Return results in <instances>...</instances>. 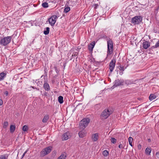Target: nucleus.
I'll list each match as a JSON object with an SVG mask.
<instances>
[{"label":"nucleus","mask_w":159,"mask_h":159,"mask_svg":"<svg viewBox=\"0 0 159 159\" xmlns=\"http://www.w3.org/2000/svg\"><path fill=\"white\" fill-rule=\"evenodd\" d=\"M112 113V111L110 109H106L102 112L100 117L102 119H107Z\"/></svg>","instance_id":"1"},{"label":"nucleus","mask_w":159,"mask_h":159,"mask_svg":"<svg viewBox=\"0 0 159 159\" xmlns=\"http://www.w3.org/2000/svg\"><path fill=\"white\" fill-rule=\"evenodd\" d=\"M107 56L111 54L113 51V46L112 41L110 39L107 41Z\"/></svg>","instance_id":"2"},{"label":"nucleus","mask_w":159,"mask_h":159,"mask_svg":"<svg viewBox=\"0 0 159 159\" xmlns=\"http://www.w3.org/2000/svg\"><path fill=\"white\" fill-rule=\"evenodd\" d=\"M90 121V119L89 118H84L81 121L80 125L81 128L84 129L88 125Z\"/></svg>","instance_id":"3"},{"label":"nucleus","mask_w":159,"mask_h":159,"mask_svg":"<svg viewBox=\"0 0 159 159\" xmlns=\"http://www.w3.org/2000/svg\"><path fill=\"white\" fill-rule=\"evenodd\" d=\"M11 39V36H7L5 37L2 39L0 41V44L3 46H6L10 43Z\"/></svg>","instance_id":"4"},{"label":"nucleus","mask_w":159,"mask_h":159,"mask_svg":"<svg viewBox=\"0 0 159 159\" xmlns=\"http://www.w3.org/2000/svg\"><path fill=\"white\" fill-rule=\"evenodd\" d=\"M142 20V17L141 16H136L132 18L131 22L134 24H139Z\"/></svg>","instance_id":"5"},{"label":"nucleus","mask_w":159,"mask_h":159,"mask_svg":"<svg viewBox=\"0 0 159 159\" xmlns=\"http://www.w3.org/2000/svg\"><path fill=\"white\" fill-rule=\"evenodd\" d=\"M51 148L48 147L43 149L40 153V156H44L49 153L51 151Z\"/></svg>","instance_id":"6"},{"label":"nucleus","mask_w":159,"mask_h":159,"mask_svg":"<svg viewBox=\"0 0 159 159\" xmlns=\"http://www.w3.org/2000/svg\"><path fill=\"white\" fill-rule=\"evenodd\" d=\"M124 82V81L122 79H118L116 80L114 82V85L112 88H114L115 87H116L120 85H122L123 84Z\"/></svg>","instance_id":"7"},{"label":"nucleus","mask_w":159,"mask_h":159,"mask_svg":"<svg viewBox=\"0 0 159 159\" xmlns=\"http://www.w3.org/2000/svg\"><path fill=\"white\" fill-rule=\"evenodd\" d=\"M57 19V16L53 15L48 19V21L50 24L52 26H53L55 24L56 20Z\"/></svg>","instance_id":"8"},{"label":"nucleus","mask_w":159,"mask_h":159,"mask_svg":"<svg viewBox=\"0 0 159 159\" xmlns=\"http://www.w3.org/2000/svg\"><path fill=\"white\" fill-rule=\"evenodd\" d=\"M70 132L67 131L64 133L62 136L61 139L62 140H66L70 139L71 137V134Z\"/></svg>","instance_id":"9"},{"label":"nucleus","mask_w":159,"mask_h":159,"mask_svg":"<svg viewBox=\"0 0 159 159\" xmlns=\"http://www.w3.org/2000/svg\"><path fill=\"white\" fill-rule=\"evenodd\" d=\"M116 60L113 59L111 60L109 63V67L111 73L113 71L116 65Z\"/></svg>","instance_id":"10"},{"label":"nucleus","mask_w":159,"mask_h":159,"mask_svg":"<svg viewBox=\"0 0 159 159\" xmlns=\"http://www.w3.org/2000/svg\"><path fill=\"white\" fill-rule=\"evenodd\" d=\"M143 48L145 49H147L150 46V43L148 41L144 40L142 44Z\"/></svg>","instance_id":"11"},{"label":"nucleus","mask_w":159,"mask_h":159,"mask_svg":"<svg viewBox=\"0 0 159 159\" xmlns=\"http://www.w3.org/2000/svg\"><path fill=\"white\" fill-rule=\"evenodd\" d=\"M95 44V41H93L91 42L88 46V49L89 51H92L93 50V49L94 48Z\"/></svg>","instance_id":"12"},{"label":"nucleus","mask_w":159,"mask_h":159,"mask_svg":"<svg viewBox=\"0 0 159 159\" xmlns=\"http://www.w3.org/2000/svg\"><path fill=\"white\" fill-rule=\"evenodd\" d=\"M92 138L93 141L96 142L97 141L99 138L98 134L95 133L93 134Z\"/></svg>","instance_id":"13"},{"label":"nucleus","mask_w":159,"mask_h":159,"mask_svg":"<svg viewBox=\"0 0 159 159\" xmlns=\"http://www.w3.org/2000/svg\"><path fill=\"white\" fill-rule=\"evenodd\" d=\"M43 88L44 89L47 91H48L50 90V87L49 84L47 82L44 81V83L43 85Z\"/></svg>","instance_id":"14"},{"label":"nucleus","mask_w":159,"mask_h":159,"mask_svg":"<svg viewBox=\"0 0 159 159\" xmlns=\"http://www.w3.org/2000/svg\"><path fill=\"white\" fill-rule=\"evenodd\" d=\"M86 134V132L84 130L80 131L78 134L79 136L81 138H82L85 136Z\"/></svg>","instance_id":"15"},{"label":"nucleus","mask_w":159,"mask_h":159,"mask_svg":"<svg viewBox=\"0 0 159 159\" xmlns=\"http://www.w3.org/2000/svg\"><path fill=\"white\" fill-rule=\"evenodd\" d=\"M157 97V94H156V93L151 94H150L149 97V99L151 101L153 100V99H155Z\"/></svg>","instance_id":"16"},{"label":"nucleus","mask_w":159,"mask_h":159,"mask_svg":"<svg viewBox=\"0 0 159 159\" xmlns=\"http://www.w3.org/2000/svg\"><path fill=\"white\" fill-rule=\"evenodd\" d=\"M6 74L4 72H2L0 73V81L2 80L6 77Z\"/></svg>","instance_id":"17"},{"label":"nucleus","mask_w":159,"mask_h":159,"mask_svg":"<svg viewBox=\"0 0 159 159\" xmlns=\"http://www.w3.org/2000/svg\"><path fill=\"white\" fill-rule=\"evenodd\" d=\"M49 117L48 115H46L45 116L43 119V122L44 123L47 122L48 120L49 119Z\"/></svg>","instance_id":"18"},{"label":"nucleus","mask_w":159,"mask_h":159,"mask_svg":"<svg viewBox=\"0 0 159 159\" xmlns=\"http://www.w3.org/2000/svg\"><path fill=\"white\" fill-rule=\"evenodd\" d=\"M151 152V149L150 148H147L145 150V153L148 155H150Z\"/></svg>","instance_id":"19"},{"label":"nucleus","mask_w":159,"mask_h":159,"mask_svg":"<svg viewBox=\"0 0 159 159\" xmlns=\"http://www.w3.org/2000/svg\"><path fill=\"white\" fill-rule=\"evenodd\" d=\"M16 128V126L14 125H11L10 126V131L11 133H13L14 131Z\"/></svg>","instance_id":"20"},{"label":"nucleus","mask_w":159,"mask_h":159,"mask_svg":"<svg viewBox=\"0 0 159 159\" xmlns=\"http://www.w3.org/2000/svg\"><path fill=\"white\" fill-rule=\"evenodd\" d=\"M49 30H50V28L48 27H47L44 29V30L43 32V33L45 35H47L48 34L49 32Z\"/></svg>","instance_id":"21"},{"label":"nucleus","mask_w":159,"mask_h":159,"mask_svg":"<svg viewBox=\"0 0 159 159\" xmlns=\"http://www.w3.org/2000/svg\"><path fill=\"white\" fill-rule=\"evenodd\" d=\"M63 97L61 96H60L58 97V101L60 104H61L63 103Z\"/></svg>","instance_id":"22"},{"label":"nucleus","mask_w":159,"mask_h":159,"mask_svg":"<svg viewBox=\"0 0 159 159\" xmlns=\"http://www.w3.org/2000/svg\"><path fill=\"white\" fill-rule=\"evenodd\" d=\"M66 157V156L63 153L61 154L57 159H65Z\"/></svg>","instance_id":"23"},{"label":"nucleus","mask_w":159,"mask_h":159,"mask_svg":"<svg viewBox=\"0 0 159 159\" xmlns=\"http://www.w3.org/2000/svg\"><path fill=\"white\" fill-rule=\"evenodd\" d=\"M36 81H37V82H36V81H35L34 83V84L35 85V87H35L36 89L39 90V88L38 86L39 84V80L38 81L37 80H36Z\"/></svg>","instance_id":"24"},{"label":"nucleus","mask_w":159,"mask_h":159,"mask_svg":"<svg viewBox=\"0 0 159 159\" xmlns=\"http://www.w3.org/2000/svg\"><path fill=\"white\" fill-rule=\"evenodd\" d=\"M42 6L44 8H47L48 7V3L45 2L43 3L42 4Z\"/></svg>","instance_id":"25"},{"label":"nucleus","mask_w":159,"mask_h":159,"mask_svg":"<svg viewBox=\"0 0 159 159\" xmlns=\"http://www.w3.org/2000/svg\"><path fill=\"white\" fill-rule=\"evenodd\" d=\"M133 140V139L131 137H130L128 138V141L129 144L132 147L133 146L132 144V142Z\"/></svg>","instance_id":"26"},{"label":"nucleus","mask_w":159,"mask_h":159,"mask_svg":"<svg viewBox=\"0 0 159 159\" xmlns=\"http://www.w3.org/2000/svg\"><path fill=\"white\" fill-rule=\"evenodd\" d=\"M102 154L104 156H107L109 154L107 150H105L103 151Z\"/></svg>","instance_id":"27"},{"label":"nucleus","mask_w":159,"mask_h":159,"mask_svg":"<svg viewBox=\"0 0 159 159\" xmlns=\"http://www.w3.org/2000/svg\"><path fill=\"white\" fill-rule=\"evenodd\" d=\"M125 84L127 85L130 84L132 83V81L130 80H125Z\"/></svg>","instance_id":"28"},{"label":"nucleus","mask_w":159,"mask_h":159,"mask_svg":"<svg viewBox=\"0 0 159 159\" xmlns=\"http://www.w3.org/2000/svg\"><path fill=\"white\" fill-rule=\"evenodd\" d=\"M22 130L24 131H26L28 130V128L27 125H24L22 128Z\"/></svg>","instance_id":"29"},{"label":"nucleus","mask_w":159,"mask_h":159,"mask_svg":"<svg viewBox=\"0 0 159 159\" xmlns=\"http://www.w3.org/2000/svg\"><path fill=\"white\" fill-rule=\"evenodd\" d=\"M111 142L113 143H115L116 142V139L114 138H111Z\"/></svg>","instance_id":"30"},{"label":"nucleus","mask_w":159,"mask_h":159,"mask_svg":"<svg viewBox=\"0 0 159 159\" xmlns=\"http://www.w3.org/2000/svg\"><path fill=\"white\" fill-rule=\"evenodd\" d=\"M7 157V154L1 155L0 157V159H6V157Z\"/></svg>","instance_id":"31"},{"label":"nucleus","mask_w":159,"mask_h":159,"mask_svg":"<svg viewBox=\"0 0 159 159\" xmlns=\"http://www.w3.org/2000/svg\"><path fill=\"white\" fill-rule=\"evenodd\" d=\"M70 10V8L69 7L65 8L64 10V12L65 13L68 12Z\"/></svg>","instance_id":"32"},{"label":"nucleus","mask_w":159,"mask_h":159,"mask_svg":"<svg viewBox=\"0 0 159 159\" xmlns=\"http://www.w3.org/2000/svg\"><path fill=\"white\" fill-rule=\"evenodd\" d=\"M8 125V123L7 121H5L3 123V127L6 128Z\"/></svg>","instance_id":"33"},{"label":"nucleus","mask_w":159,"mask_h":159,"mask_svg":"<svg viewBox=\"0 0 159 159\" xmlns=\"http://www.w3.org/2000/svg\"><path fill=\"white\" fill-rule=\"evenodd\" d=\"M159 47V39L158 41L156 43L155 45L153 46L154 48H157Z\"/></svg>","instance_id":"34"},{"label":"nucleus","mask_w":159,"mask_h":159,"mask_svg":"<svg viewBox=\"0 0 159 159\" xmlns=\"http://www.w3.org/2000/svg\"><path fill=\"white\" fill-rule=\"evenodd\" d=\"M119 69L121 71H124L125 70L124 67L123 66H120Z\"/></svg>","instance_id":"35"},{"label":"nucleus","mask_w":159,"mask_h":159,"mask_svg":"<svg viewBox=\"0 0 159 159\" xmlns=\"http://www.w3.org/2000/svg\"><path fill=\"white\" fill-rule=\"evenodd\" d=\"M78 53L77 52H74L73 53L72 55V56H74L76 57L78 55Z\"/></svg>","instance_id":"36"},{"label":"nucleus","mask_w":159,"mask_h":159,"mask_svg":"<svg viewBox=\"0 0 159 159\" xmlns=\"http://www.w3.org/2000/svg\"><path fill=\"white\" fill-rule=\"evenodd\" d=\"M94 9H96L98 7V5L97 4H95L93 5Z\"/></svg>","instance_id":"37"},{"label":"nucleus","mask_w":159,"mask_h":159,"mask_svg":"<svg viewBox=\"0 0 159 159\" xmlns=\"http://www.w3.org/2000/svg\"><path fill=\"white\" fill-rule=\"evenodd\" d=\"M28 150H26L25 152L23 153V154L22 155V157H21V159H22L24 157V156H25V154L27 153V152Z\"/></svg>","instance_id":"38"},{"label":"nucleus","mask_w":159,"mask_h":159,"mask_svg":"<svg viewBox=\"0 0 159 159\" xmlns=\"http://www.w3.org/2000/svg\"><path fill=\"white\" fill-rule=\"evenodd\" d=\"M119 148H124L123 147V146L121 144H120L118 146Z\"/></svg>","instance_id":"39"},{"label":"nucleus","mask_w":159,"mask_h":159,"mask_svg":"<svg viewBox=\"0 0 159 159\" xmlns=\"http://www.w3.org/2000/svg\"><path fill=\"white\" fill-rule=\"evenodd\" d=\"M156 156L157 158H159V152H157L156 153Z\"/></svg>","instance_id":"40"},{"label":"nucleus","mask_w":159,"mask_h":159,"mask_svg":"<svg viewBox=\"0 0 159 159\" xmlns=\"http://www.w3.org/2000/svg\"><path fill=\"white\" fill-rule=\"evenodd\" d=\"M4 94H5L6 96H7L8 94V92L7 91H6L4 93Z\"/></svg>","instance_id":"41"},{"label":"nucleus","mask_w":159,"mask_h":159,"mask_svg":"<svg viewBox=\"0 0 159 159\" xmlns=\"http://www.w3.org/2000/svg\"><path fill=\"white\" fill-rule=\"evenodd\" d=\"M54 69L56 71V72L57 73H58V70H57V67H54Z\"/></svg>","instance_id":"42"},{"label":"nucleus","mask_w":159,"mask_h":159,"mask_svg":"<svg viewBox=\"0 0 159 159\" xmlns=\"http://www.w3.org/2000/svg\"><path fill=\"white\" fill-rule=\"evenodd\" d=\"M3 103V102L2 100L1 99H0V105H2Z\"/></svg>","instance_id":"43"},{"label":"nucleus","mask_w":159,"mask_h":159,"mask_svg":"<svg viewBox=\"0 0 159 159\" xmlns=\"http://www.w3.org/2000/svg\"><path fill=\"white\" fill-rule=\"evenodd\" d=\"M141 145H140V144H139V145H138V148L139 149H141Z\"/></svg>","instance_id":"44"},{"label":"nucleus","mask_w":159,"mask_h":159,"mask_svg":"<svg viewBox=\"0 0 159 159\" xmlns=\"http://www.w3.org/2000/svg\"><path fill=\"white\" fill-rule=\"evenodd\" d=\"M123 74V73L122 72H120V74L121 75H122Z\"/></svg>","instance_id":"45"},{"label":"nucleus","mask_w":159,"mask_h":159,"mask_svg":"<svg viewBox=\"0 0 159 159\" xmlns=\"http://www.w3.org/2000/svg\"><path fill=\"white\" fill-rule=\"evenodd\" d=\"M77 106H78V105H77V106H76V107L75 108V109L73 110V112L75 110V108H76V107H77Z\"/></svg>","instance_id":"46"},{"label":"nucleus","mask_w":159,"mask_h":159,"mask_svg":"<svg viewBox=\"0 0 159 159\" xmlns=\"http://www.w3.org/2000/svg\"><path fill=\"white\" fill-rule=\"evenodd\" d=\"M43 76L44 77H45V76H44V75H42V76H41V77L40 78H42Z\"/></svg>","instance_id":"47"},{"label":"nucleus","mask_w":159,"mask_h":159,"mask_svg":"<svg viewBox=\"0 0 159 159\" xmlns=\"http://www.w3.org/2000/svg\"><path fill=\"white\" fill-rule=\"evenodd\" d=\"M47 93L46 92H45L44 93V95L46 96V94Z\"/></svg>","instance_id":"48"},{"label":"nucleus","mask_w":159,"mask_h":159,"mask_svg":"<svg viewBox=\"0 0 159 159\" xmlns=\"http://www.w3.org/2000/svg\"><path fill=\"white\" fill-rule=\"evenodd\" d=\"M148 141L149 142H150V141H151L150 139H148Z\"/></svg>","instance_id":"49"},{"label":"nucleus","mask_w":159,"mask_h":159,"mask_svg":"<svg viewBox=\"0 0 159 159\" xmlns=\"http://www.w3.org/2000/svg\"><path fill=\"white\" fill-rule=\"evenodd\" d=\"M105 37V36H103L102 38H104Z\"/></svg>","instance_id":"50"},{"label":"nucleus","mask_w":159,"mask_h":159,"mask_svg":"<svg viewBox=\"0 0 159 159\" xmlns=\"http://www.w3.org/2000/svg\"><path fill=\"white\" fill-rule=\"evenodd\" d=\"M32 88H34V87H32Z\"/></svg>","instance_id":"51"}]
</instances>
